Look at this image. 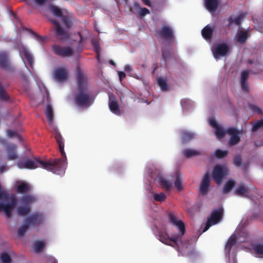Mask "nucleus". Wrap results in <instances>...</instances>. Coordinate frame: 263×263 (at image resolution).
<instances>
[{
  "label": "nucleus",
  "mask_w": 263,
  "mask_h": 263,
  "mask_svg": "<svg viewBox=\"0 0 263 263\" xmlns=\"http://www.w3.org/2000/svg\"><path fill=\"white\" fill-rule=\"evenodd\" d=\"M76 78L78 87L74 97L75 103L78 106H87L90 102V93L88 91L87 81L79 67L77 69Z\"/></svg>",
  "instance_id": "f257e3e1"
},
{
  "label": "nucleus",
  "mask_w": 263,
  "mask_h": 263,
  "mask_svg": "<svg viewBox=\"0 0 263 263\" xmlns=\"http://www.w3.org/2000/svg\"><path fill=\"white\" fill-rule=\"evenodd\" d=\"M54 137L59 145L60 152L61 154V159H54L52 161L42 160L39 157H34L32 159H27L21 164H65L67 163L66 154L64 152V140L61 134L56 132ZM17 164H20L18 163Z\"/></svg>",
  "instance_id": "f03ea898"
},
{
  "label": "nucleus",
  "mask_w": 263,
  "mask_h": 263,
  "mask_svg": "<svg viewBox=\"0 0 263 263\" xmlns=\"http://www.w3.org/2000/svg\"><path fill=\"white\" fill-rule=\"evenodd\" d=\"M35 196L27 194L23 196L18 199L20 205L16 209L17 214L20 216H25L29 214L31 211V204L36 201Z\"/></svg>",
  "instance_id": "7ed1b4c3"
},
{
  "label": "nucleus",
  "mask_w": 263,
  "mask_h": 263,
  "mask_svg": "<svg viewBox=\"0 0 263 263\" xmlns=\"http://www.w3.org/2000/svg\"><path fill=\"white\" fill-rule=\"evenodd\" d=\"M230 173L229 169L225 165H215L213 170L211 176L215 183L220 185Z\"/></svg>",
  "instance_id": "20e7f679"
},
{
  "label": "nucleus",
  "mask_w": 263,
  "mask_h": 263,
  "mask_svg": "<svg viewBox=\"0 0 263 263\" xmlns=\"http://www.w3.org/2000/svg\"><path fill=\"white\" fill-rule=\"evenodd\" d=\"M223 215V210L222 208L215 209L212 211L210 216L208 218L203 232L206 231L210 227L218 223L222 219Z\"/></svg>",
  "instance_id": "39448f33"
},
{
  "label": "nucleus",
  "mask_w": 263,
  "mask_h": 263,
  "mask_svg": "<svg viewBox=\"0 0 263 263\" xmlns=\"http://www.w3.org/2000/svg\"><path fill=\"white\" fill-rule=\"evenodd\" d=\"M155 35L158 39H164L170 42L173 40V30L171 26L164 25L161 27L159 30L155 31Z\"/></svg>",
  "instance_id": "423d86ee"
},
{
  "label": "nucleus",
  "mask_w": 263,
  "mask_h": 263,
  "mask_svg": "<svg viewBox=\"0 0 263 263\" xmlns=\"http://www.w3.org/2000/svg\"><path fill=\"white\" fill-rule=\"evenodd\" d=\"M50 21L55 26V33L58 39L62 41H65L69 39L70 34L68 31L69 29L66 28L64 29L56 20H51Z\"/></svg>",
  "instance_id": "0eeeda50"
},
{
  "label": "nucleus",
  "mask_w": 263,
  "mask_h": 263,
  "mask_svg": "<svg viewBox=\"0 0 263 263\" xmlns=\"http://www.w3.org/2000/svg\"><path fill=\"white\" fill-rule=\"evenodd\" d=\"M182 236L179 234H176L170 237L166 233L162 232H159V239L162 243L170 246H172L171 242H174L176 245H178L182 242Z\"/></svg>",
  "instance_id": "6e6552de"
},
{
  "label": "nucleus",
  "mask_w": 263,
  "mask_h": 263,
  "mask_svg": "<svg viewBox=\"0 0 263 263\" xmlns=\"http://www.w3.org/2000/svg\"><path fill=\"white\" fill-rule=\"evenodd\" d=\"M52 49L54 54L63 58L71 57L73 54L72 48L69 46H61L55 44L52 46Z\"/></svg>",
  "instance_id": "1a4fd4ad"
},
{
  "label": "nucleus",
  "mask_w": 263,
  "mask_h": 263,
  "mask_svg": "<svg viewBox=\"0 0 263 263\" xmlns=\"http://www.w3.org/2000/svg\"><path fill=\"white\" fill-rule=\"evenodd\" d=\"M44 216L42 213L36 212L27 217L25 220L30 226H39L43 222Z\"/></svg>",
  "instance_id": "9d476101"
},
{
  "label": "nucleus",
  "mask_w": 263,
  "mask_h": 263,
  "mask_svg": "<svg viewBox=\"0 0 263 263\" xmlns=\"http://www.w3.org/2000/svg\"><path fill=\"white\" fill-rule=\"evenodd\" d=\"M211 178L208 173H205L199 185V193L202 196L206 195L210 189Z\"/></svg>",
  "instance_id": "9b49d317"
},
{
  "label": "nucleus",
  "mask_w": 263,
  "mask_h": 263,
  "mask_svg": "<svg viewBox=\"0 0 263 263\" xmlns=\"http://www.w3.org/2000/svg\"><path fill=\"white\" fill-rule=\"evenodd\" d=\"M170 222L177 227L180 231L178 234L183 237L185 232V227L184 223L180 220H178L177 217L173 213H170L168 215Z\"/></svg>",
  "instance_id": "f8f14e48"
},
{
  "label": "nucleus",
  "mask_w": 263,
  "mask_h": 263,
  "mask_svg": "<svg viewBox=\"0 0 263 263\" xmlns=\"http://www.w3.org/2000/svg\"><path fill=\"white\" fill-rule=\"evenodd\" d=\"M229 51V47L224 44H218L213 49V53L215 59L225 56Z\"/></svg>",
  "instance_id": "ddd939ff"
},
{
  "label": "nucleus",
  "mask_w": 263,
  "mask_h": 263,
  "mask_svg": "<svg viewBox=\"0 0 263 263\" xmlns=\"http://www.w3.org/2000/svg\"><path fill=\"white\" fill-rule=\"evenodd\" d=\"M227 132L228 134L231 135L229 142V145H235L240 142L239 132L236 128L234 127H229L227 129Z\"/></svg>",
  "instance_id": "4468645a"
},
{
  "label": "nucleus",
  "mask_w": 263,
  "mask_h": 263,
  "mask_svg": "<svg viewBox=\"0 0 263 263\" xmlns=\"http://www.w3.org/2000/svg\"><path fill=\"white\" fill-rule=\"evenodd\" d=\"M210 125L215 130V135L218 138H223L227 133V129L224 130L222 126L219 125L216 121L212 119L209 120Z\"/></svg>",
  "instance_id": "2eb2a0df"
},
{
  "label": "nucleus",
  "mask_w": 263,
  "mask_h": 263,
  "mask_svg": "<svg viewBox=\"0 0 263 263\" xmlns=\"http://www.w3.org/2000/svg\"><path fill=\"white\" fill-rule=\"evenodd\" d=\"M54 77L58 82H64L68 79V73L65 68H58L54 71Z\"/></svg>",
  "instance_id": "dca6fc26"
},
{
  "label": "nucleus",
  "mask_w": 263,
  "mask_h": 263,
  "mask_svg": "<svg viewBox=\"0 0 263 263\" xmlns=\"http://www.w3.org/2000/svg\"><path fill=\"white\" fill-rule=\"evenodd\" d=\"M109 107L112 113L117 115H120L119 105L116 98L112 95L109 96Z\"/></svg>",
  "instance_id": "f3484780"
},
{
  "label": "nucleus",
  "mask_w": 263,
  "mask_h": 263,
  "mask_svg": "<svg viewBox=\"0 0 263 263\" xmlns=\"http://www.w3.org/2000/svg\"><path fill=\"white\" fill-rule=\"evenodd\" d=\"M42 167L54 174L62 175L64 174L65 165H41Z\"/></svg>",
  "instance_id": "a211bd4d"
},
{
  "label": "nucleus",
  "mask_w": 263,
  "mask_h": 263,
  "mask_svg": "<svg viewBox=\"0 0 263 263\" xmlns=\"http://www.w3.org/2000/svg\"><path fill=\"white\" fill-rule=\"evenodd\" d=\"M249 193V187L244 183L240 184L234 191L235 195L243 197H248Z\"/></svg>",
  "instance_id": "6ab92c4d"
},
{
  "label": "nucleus",
  "mask_w": 263,
  "mask_h": 263,
  "mask_svg": "<svg viewBox=\"0 0 263 263\" xmlns=\"http://www.w3.org/2000/svg\"><path fill=\"white\" fill-rule=\"evenodd\" d=\"M20 53L21 56L26 59L28 64L29 65L30 68H33V59L32 55L29 52V51L23 47L20 49Z\"/></svg>",
  "instance_id": "aec40b11"
},
{
  "label": "nucleus",
  "mask_w": 263,
  "mask_h": 263,
  "mask_svg": "<svg viewBox=\"0 0 263 263\" xmlns=\"http://www.w3.org/2000/svg\"><path fill=\"white\" fill-rule=\"evenodd\" d=\"M30 185L24 181H17L16 182V191L20 194H24L30 191Z\"/></svg>",
  "instance_id": "412c9836"
},
{
  "label": "nucleus",
  "mask_w": 263,
  "mask_h": 263,
  "mask_svg": "<svg viewBox=\"0 0 263 263\" xmlns=\"http://www.w3.org/2000/svg\"><path fill=\"white\" fill-rule=\"evenodd\" d=\"M182 155L186 158L203 155V153L195 149L186 148L183 151Z\"/></svg>",
  "instance_id": "4be33fe9"
},
{
  "label": "nucleus",
  "mask_w": 263,
  "mask_h": 263,
  "mask_svg": "<svg viewBox=\"0 0 263 263\" xmlns=\"http://www.w3.org/2000/svg\"><path fill=\"white\" fill-rule=\"evenodd\" d=\"M236 183L235 180L229 179L224 184L222 188V193L224 195L229 194L232 190L234 187Z\"/></svg>",
  "instance_id": "5701e85b"
},
{
  "label": "nucleus",
  "mask_w": 263,
  "mask_h": 263,
  "mask_svg": "<svg viewBox=\"0 0 263 263\" xmlns=\"http://www.w3.org/2000/svg\"><path fill=\"white\" fill-rule=\"evenodd\" d=\"M16 148L17 146L14 144H10L7 146L8 158L9 160H13L17 159V156L16 153Z\"/></svg>",
  "instance_id": "b1692460"
},
{
  "label": "nucleus",
  "mask_w": 263,
  "mask_h": 263,
  "mask_svg": "<svg viewBox=\"0 0 263 263\" xmlns=\"http://www.w3.org/2000/svg\"><path fill=\"white\" fill-rule=\"evenodd\" d=\"M245 14H240L235 18H233L232 16L229 17L228 18L229 23L228 24V26L230 28L233 24L237 26L240 25L241 22L245 17Z\"/></svg>",
  "instance_id": "393cba45"
},
{
  "label": "nucleus",
  "mask_w": 263,
  "mask_h": 263,
  "mask_svg": "<svg viewBox=\"0 0 263 263\" xmlns=\"http://www.w3.org/2000/svg\"><path fill=\"white\" fill-rule=\"evenodd\" d=\"M219 4L218 0H205V5L206 9L210 12L216 10Z\"/></svg>",
  "instance_id": "a878e982"
},
{
  "label": "nucleus",
  "mask_w": 263,
  "mask_h": 263,
  "mask_svg": "<svg viewBox=\"0 0 263 263\" xmlns=\"http://www.w3.org/2000/svg\"><path fill=\"white\" fill-rule=\"evenodd\" d=\"M213 33V28L209 26V25L204 27L202 31L201 34L203 37L208 41H210Z\"/></svg>",
  "instance_id": "bb28decb"
},
{
  "label": "nucleus",
  "mask_w": 263,
  "mask_h": 263,
  "mask_svg": "<svg viewBox=\"0 0 263 263\" xmlns=\"http://www.w3.org/2000/svg\"><path fill=\"white\" fill-rule=\"evenodd\" d=\"M9 67L8 55L5 52H0V68L7 69Z\"/></svg>",
  "instance_id": "cd10ccee"
},
{
  "label": "nucleus",
  "mask_w": 263,
  "mask_h": 263,
  "mask_svg": "<svg viewBox=\"0 0 263 263\" xmlns=\"http://www.w3.org/2000/svg\"><path fill=\"white\" fill-rule=\"evenodd\" d=\"M236 37L239 43L243 44L248 37V32L242 30H239L237 32Z\"/></svg>",
  "instance_id": "c85d7f7f"
},
{
  "label": "nucleus",
  "mask_w": 263,
  "mask_h": 263,
  "mask_svg": "<svg viewBox=\"0 0 263 263\" xmlns=\"http://www.w3.org/2000/svg\"><path fill=\"white\" fill-rule=\"evenodd\" d=\"M61 18L65 28L69 29L72 25V16L70 14L63 15Z\"/></svg>",
  "instance_id": "c756f323"
},
{
  "label": "nucleus",
  "mask_w": 263,
  "mask_h": 263,
  "mask_svg": "<svg viewBox=\"0 0 263 263\" xmlns=\"http://www.w3.org/2000/svg\"><path fill=\"white\" fill-rule=\"evenodd\" d=\"M45 114L47 117L49 124L52 125L53 121V112L50 104H48L46 106Z\"/></svg>",
  "instance_id": "7c9ffc66"
},
{
  "label": "nucleus",
  "mask_w": 263,
  "mask_h": 263,
  "mask_svg": "<svg viewBox=\"0 0 263 263\" xmlns=\"http://www.w3.org/2000/svg\"><path fill=\"white\" fill-rule=\"evenodd\" d=\"M175 180L174 182L175 186L177 189L181 191L182 190L181 174L179 171H177L175 174Z\"/></svg>",
  "instance_id": "2f4dec72"
},
{
  "label": "nucleus",
  "mask_w": 263,
  "mask_h": 263,
  "mask_svg": "<svg viewBox=\"0 0 263 263\" xmlns=\"http://www.w3.org/2000/svg\"><path fill=\"white\" fill-rule=\"evenodd\" d=\"M194 137V135L193 133L187 131H183L181 133V142H182L183 143H185L192 139H193Z\"/></svg>",
  "instance_id": "473e14b6"
},
{
  "label": "nucleus",
  "mask_w": 263,
  "mask_h": 263,
  "mask_svg": "<svg viewBox=\"0 0 263 263\" xmlns=\"http://www.w3.org/2000/svg\"><path fill=\"white\" fill-rule=\"evenodd\" d=\"M162 58L165 62L172 58V53L168 48H162Z\"/></svg>",
  "instance_id": "72a5a7b5"
},
{
  "label": "nucleus",
  "mask_w": 263,
  "mask_h": 263,
  "mask_svg": "<svg viewBox=\"0 0 263 263\" xmlns=\"http://www.w3.org/2000/svg\"><path fill=\"white\" fill-rule=\"evenodd\" d=\"M159 182L160 183L161 187L165 189L166 191H170L172 184L165 178L160 177L159 178Z\"/></svg>",
  "instance_id": "f704fd0d"
},
{
  "label": "nucleus",
  "mask_w": 263,
  "mask_h": 263,
  "mask_svg": "<svg viewBox=\"0 0 263 263\" xmlns=\"http://www.w3.org/2000/svg\"><path fill=\"white\" fill-rule=\"evenodd\" d=\"M236 239L235 237H231L229 238L225 246V249L228 253H230L232 248L236 244Z\"/></svg>",
  "instance_id": "c9c22d12"
},
{
  "label": "nucleus",
  "mask_w": 263,
  "mask_h": 263,
  "mask_svg": "<svg viewBox=\"0 0 263 263\" xmlns=\"http://www.w3.org/2000/svg\"><path fill=\"white\" fill-rule=\"evenodd\" d=\"M0 99L4 101L9 100V97L6 92V89L2 85L1 82H0Z\"/></svg>",
  "instance_id": "e433bc0d"
},
{
  "label": "nucleus",
  "mask_w": 263,
  "mask_h": 263,
  "mask_svg": "<svg viewBox=\"0 0 263 263\" xmlns=\"http://www.w3.org/2000/svg\"><path fill=\"white\" fill-rule=\"evenodd\" d=\"M45 247V243L41 240L36 241L34 243V248L35 252H42Z\"/></svg>",
  "instance_id": "4c0bfd02"
},
{
  "label": "nucleus",
  "mask_w": 263,
  "mask_h": 263,
  "mask_svg": "<svg viewBox=\"0 0 263 263\" xmlns=\"http://www.w3.org/2000/svg\"><path fill=\"white\" fill-rule=\"evenodd\" d=\"M50 9L53 13V14L56 17L61 18L63 15L62 10L57 6L51 5L50 6Z\"/></svg>",
  "instance_id": "58836bf2"
},
{
  "label": "nucleus",
  "mask_w": 263,
  "mask_h": 263,
  "mask_svg": "<svg viewBox=\"0 0 263 263\" xmlns=\"http://www.w3.org/2000/svg\"><path fill=\"white\" fill-rule=\"evenodd\" d=\"M157 83L162 91H167L168 89V85L167 84L165 79L162 78H159L157 79Z\"/></svg>",
  "instance_id": "ea45409f"
},
{
  "label": "nucleus",
  "mask_w": 263,
  "mask_h": 263,
  "mask_svg": "<svg viewBox=\"0 0 263 263\" xmlns=\"http://www.w3.org/2000/svg\"><path fill=\"white\" fill-rule=\"evenodd\" d=\"M29 227L30 226L27 224V223L25 222V223L21 226L17 230L18 236L22 237L24 236Z\"/></svg>",
  "instance_id": "a19ab883"
},
{
  "label": "nucleus",
  "mask_w": 263,
  "mask_h": 263,
  "mask_svg": "<svg viewBox=\"0 0 263 263\" xmlns=\"http://www.w3.org/2000/svg\"><path fill=\"white\" fill-rule=\"evenodd\" d=\"M228 154V151H222L217 149L215 151L214 156L218 159H222L226 157Z\"/></svg>",
  "instance_id": "79ce46f5"
},
{
  "label": "nucleus",
  "mask_w": 263,
  "mask_h": 263,
  "mask_svg": "<svg viewBox=\"0 0 263 263\" xmlns=\"http://www.w3.org/2000/svg\"><path fill=\"white\" fill-rule=\"evenodd\" d=\"M0 258L3 263H11L12 259L6 253L3 252L0 255Z\"/></svg>",
  "instance_id": "37998d69"
},
{
  "label": "nucleus",
  "mask_w": 263,
  "mask_h": 263,
  "mask_svg": "<svg viewBox=\"0 0 263 263\" xmlns=\"http://www.w3.org/2000/svg\"><path fill=\"white\" fill-rule=\"evenodd\" d=\"M260 128L263 129V119L258 120L254 124L252 128V131L254 132Z\"/></svg>",
  "instance_id": "c03bdc74"
},
{
  "label": "nucleus",
  "mask_w": 263,
  "mask_h": 263,
  "mask_svg": "<svg viewBox=\"0 0 263 263\" xmlns=\"http://www.w3.org/2000/svg\"><path fill=\"white\" fill-rule=\"evenodd\" d=\"M154 198L156 201L162 202L165 200L166 196L164 193H160L159 194H154Z\"/></svg>",
  "instance_id": "a18cd8bd"
},
{
  "label": "nucleus",
  "mask_w": 263,
  "mask_h": 263,
  "mask_svg": "<svg viewBox=\"0 0 263 263\" xmlns=\"http://www.w3.org/2000/svg\"><path fill=\"white\" fill-rule=\"evenodd\" d=\"M254 251L259 255H263V244H257L254 246Z\"/></svg>",
  "instance_id": "49530a36"
},
{
  "label": "nucleus",
  "mask_w": 263,
  "mask_h": 263,
  "mask_svg": "<svg viewBox=\"0 0 263 263\" xmlns=\"http://www.w3.org/2000/svg\"><path fill=\"white\" fill-rule=\"evenodd\" d=\"M91 44L93 46L95 51L99 53L100 52V47L99 41L97 40H92Z\"/></svg>",
  "instance_id": "de8ad7c7"
},
{
  "label": "nucleus",
  "mask_w": 263,
  "mask_h": 263,
  "mask_svg": "<svg viewBox=\"0 0 263 263\" xmlns=\"http://www.w3.org/2000/svg\"><path fill=\"white\" fill-rule=\"evenodd\" d=\"M249 108L254 112H256L258 114H262L261 109L255 105L251 104L249 105Z\"/></svg>",
  "instance_id": "09e8293b"
},
{
  "label": "nucleus",
  "mask_w": 263,
  "mask_h": 263,
  "mask_svg": "<svg viewBox=\"0 0 263 263\" xmlns=\"http://www.w3.org/2000/svg\"><path fill=\"white\" fill-rule=\"evenodd\" d=\"M249 72L248 70H243L241 73L240 81H247L249 77Z\"/></svg>",
  "instance_id": "8fccbe9b"
},
{
  "label": "nucleus",
  "mask_w": 263,
  "mask_h": 263,
  "mask_svg": "<svg viewBox=\"0 0 263 263\" xmlns=\"http://www.w3.org/2000/svg\"><path fill=\"white\" fill-rule=\"evenodd\" d=\"M8 136L10 138L17 137L20 138V135L16 131L8 129L7 131Z\"/></svg>",
  "instance_id": "3c124183"
},
{
  "label": "nucleus",
  "mask_w": 263,
  "mask_h": 263,
  "mask_svg": "<svg viewBox=\"0 0 263 263\" xmlns=\"http://www.w3.org/2000/svg\"><path fill=\"white\" fill-rule=\"evenodd\" d=\"M149 10L146 8H140L139 14L141 16H144L149 13Z\"/></svg>",
  "instance_id": "603ef678"
},
{
  "label": "nucleus",
  "mask_w": 263,
  "mask_h": 263,
  "mask_svg": "<svg viewBox=\"0 0 263 263\" xmlns=\"http://www.w3.org/2000/svg\"><path fill=\"white\" fill-rule=\"evenodd\" d=\"M241 160V157L240 155H236L234 158V163L236 165L242 164Z\"/></svg>",
  "instance_id": "864d4df0"
},
{
  "label": "nucleus",
  "mask_w": 263,
  "mask_h": 263,
  "mask_svg": "<svg viewBox=\"0 0 263 263\" xmlns=\"http://www.w3.org/2000/svg\"><path fill=\"white\" fill-rule=\"evenodd\" d=\"M240 83L242 90L245 92H248V86L247 81H240Z\"/></svg>",
  "instance_id": "5fc2aeb1"
},
{
  "label": "nucleus",
  "mask_w": 263,
  "mask_h": 263,
  "mask_svg": "<svg viewBox=\"0 0 263 263\" xmlns=\"http://www.w3.org/2000/svg\"><path fill=\"white\" fill-rule=\"evenodd\" d=\"M20 168H27L34 170L37 168V165H18Z\"/></svg>",
  "instance_id": "6e6d98bb"
},
{
  "label": "nucleus",
  "mask_w": 263,
  "mask_h": 263,
  "mask_svg": "<svg viewBox=\"0 0 263 263\" xmlns=\"http://www.w3.org/2000/svg\"><path fill=\"white\" fill-rule=\"evenodd\" d=\"M47 1L48 0H34V2L40 6H44L47 2Z\"/></svg>",
  "instance_id": "4d7b16f0"
},
{
  "label": "nucleus",
  "mask_w": 263,
  "mask_h": 263,
  "mask_svg": "<svg viewBox=\"0 0 263 263\" xmlns=\"http://www.w3.org/2000/svg\"><path fill=\"white\" fill-rule=\"evenodd\" d=\"M46 263H58V261L53 257H49L46 259Z\"/></svg>",
  "instance_id": "13d9d810"
},
{
  "label": "nucleus",
  "mask_w": 263,
  "mask_h": 263,
  "mask_svg": "<svg viewBox=\"0 0 263 263\" xmlns=\"http://www.w3.org/2000/svg\"><path fill=\"white\" fill-rule=\"evenodd\" d=\"M118 76L121 81L126 77L125 73L123 71H119Z\"/></svg>",
  "instance_id": "bf43d9fd"
},
{
  "label": "nucleus",
  "mask_w": 263,
  "mask_h": 263,
  "mask_svg": "<svg viewBox=\"0 0 263 263\" xmlns=\"http://www.w3.org/2000/svg\"><path fill=\"white\" fill-rule=\"evenodd\" d=\"M32 34H33L40 41H43L45 40V37L42 36L40 35H37V34L34 33L33 31H32Z\"/></svg>",
  "instance_id": "052dcab7"
},
{
  "label": "nucleus",
  "mask_w": 263,
  "mask_h": 263,
  "mask_svg": "<svg viewBox=\"0 0 263 263\" xmlns=\"http://www.w3.org/2000/svg\"><path fill=\"white\" fill-rule=\"evenodd\" d=\"M124 70L126 71V72H130V71H132L133 70V68L132 67H131L130 65H126L125 66H124Z\"/></svg>",
  "instance_id": "680f3d73"
},
{
  "label": "nucleus",
  "mask_w": 263,
  "mask_h": 263,
  "mask_svg": "<svg viewBox=\"0 0 263 263\" xmlns=\"http://www.w3.org/2000/svg\"><path fill=\"white\" fill-rule=\"evenodd\" d=\"M143 3L148 7H151L152 6L151 2L150 0H141Z\"/></svg>",
  "instance_id": "e2e57ef3"
},
{
  "label": "nucleus",
  "mask_w": 263,
  "mask_h": 263,
  "mask_svg": "<svg viewBox=\"0 0 263 263\" xmlns=\"http://www.w3.org/2000/svg\"><path fill=\"white\" fill-rule=\"evenodd\" d=\"M79 35L80 36L79 43L81 44L84 41V39L80 32L79 33Z\"/></svg>",
  "instance_id": "0e129e2a"
},
{
  "label": "nucleus",
  "mask_w": 263,
  "mask_h": 263,
  "mask_svg": "<svg viewBox=\"0 0 263 263\" xmlns=\"http://www.w3.org/2000/svg\"><path fill=\"white\" fill-rule=\"evenodd\" d=\"M5 168V165H2V167L0 168V170L2 172H3Z\"/></svg>",
  "instance_id": "69168bd1"
},
{
  "label": "nucleus",
  "mask_w": 263,
  "mask_h": 263,
  "mask_svg": "<svg viewBox=\"0 0 263 263\" xmlns=\"http://www.w3.org/2000/svg\"><path fill=\"white\" fill-rule=\"evenodd\" d=\"M109 63H110V64L112 65H115V63H114V62L113 61H112V60H110V61H109Z\"/></svg>",
  "instance_id": "338daca9"
},
{
  "label": "nucleus",
  "mask_w": 263,
  "mask_h": 263,
  "mask_svg": "<svg viewBox=\"0 0 263 263\" xmlns=\"http://www.w3.org/2000/svg\"><path fill=\"white\" fill-rule=\"evenodd\" d=\"M12 14H13V16H14V17H16V16H15V14H14V13H12Z\"/></svg>",
  "instance_id": "774afa93"
}]
</instances>
